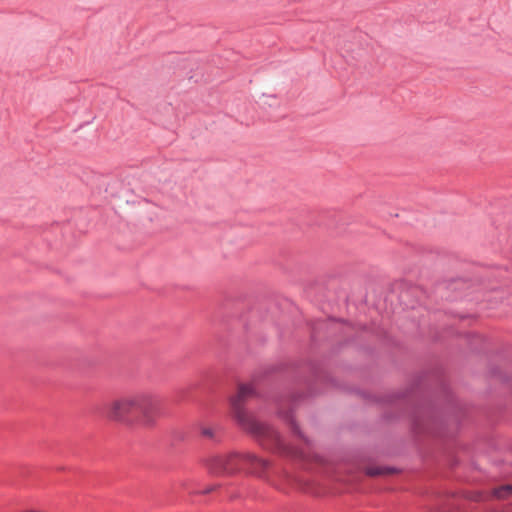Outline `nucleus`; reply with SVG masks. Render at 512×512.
<instances>
[{
    "label": "nucleus",
    "mask_w": 512,
    "mask_h": 512,
    "mask_svg": "<svg viewBox=\"0 0 512 512\" xmlns=\"http://www.w3.org/2000/svg\"><path fill=\"white\" fill-rule=\"evenodd\" d=\"M158 403L154 395L147 392H136L121 395L110 400L104 408L107 420L130 425L134 420L150 426L155 422Z\"/></svg>",
    "instance_id": "1"
},
{
    "label": "nucleus",
    "mask_w": 512,
    "mask_h": 512,
    "mask_svg": "<svg viewBox=\"0 0 512 512\" xmlns=\"http://www.w3.org/2000/svg\"><path fill=\"white\" fill-rule=\"evenodd\" d=\"M467 499L475 502H480L484 500V496L480 492L472 493L469 496H467Z\"/></svg>",
    "instance_id": "8"
},
{
    "label": "nucleus",
    "mask_w": 512,
    "mask_h": 512,
    "mask_svg": "<svg viewBox=\"0 0 512 512\" xmlns=\"http://www.w3.org/2000/svg\"><path fill=\"white\" fill-rule=\"evenodd\" d=\"M207 467L210 473L219 476H230L247 468L249 473L264 477L269 463L251 453H230L212 456L207 461Z\"/></svg>",
    "instance_id": "3"
},
{
    "label": "nucleus",
    "mask_w": 512,
    "mask_h": 512,
    "mask_svg": "<svg viewBox=\"0 0 512 512\" xmlns=\"http://www.w3.org/2000/svg\"><path fill=\"white\" fill-rule=\"evenodd\" d=\"M269 482L271 483L272 486H275V487L279 488L276 483H274L272 481H269Z\"/></svg>",
    "instance_id": "9"
},
{
    "label": "nucleus",
    "mask_w": 512,
    "mask_h": 512,
    "mask_svg": "<svg viewBox=\"0 0 512 512\" xmlns=\"http://www.w3.org/2000/svg\"><path fill=\"white\" fill-rule=\"evenodd\" d=\"M492 496L498 500L512 497V484L501 485L492 490Z\"/></svg>",
    "instance_id": "4"
},
{
    "label": "nucleus",
    "mask_w": 512,
    "mask_h": 512,
    "mask_svg": "<svg viewBox=\"0 0 512 512\" xmlns=\"http://www.w3.org/2000/svg\"><path fill=\"white\" fill-rule=\"evenodd\" d=\"M201 435L207 438H213L215 435V430L213 427L202 426L200 428Z\"/></svg>",
    "instance_id": "6"
},
{
    "label": "nucleus",
    "mask_w": 512,
    "mask_h": 512,
    "mask_svg": "<svg viewBox=\"0 0 512 512\" xmlns=\"http://www.w3.org/2000/svg\"><path fill=\"white\" fill-rule=\"evenodd\" d=\"M255 395L254 387L251 384H241L238 387V392L230 399L232 415L238 424L246 431L252 433L267 444L274 445L279 450L288 453L287 448L284 446L280 435L271 426L259 422L251 416L245 409L244 403L247 399Z\"/></svg>",
    "instance_id": "2"
},
{
    "label": "nucleus",
    "mask_w": 512,
    "mask_h": 512,
    "mask_svg": "<svg viewBox=\"0 0 512 512\" xmlns=\"http://www.w3.org/2000/svg\"><path fill=\"white\" fill-rule=\"evenodd\" d=\"M219 487H220V484H213V485L207 486L203 490L195 491L194 493H196V494H209V493H212V492L216 491Z\"/></svg>",
    "instance_id": "7"
},
{
    "label": "nucleus",
    "mask_w": 512,
    "mask_h": 512,
    "mask_svg": "<svg viewBox=\"0 0 512 512\" xmlns=\"http://www.w3.org/2000/svg\"><path fill=\"white\" fill-rule=\"evenodd\" d=\"M392 472H393V469L380 468V467L369 468L367 470V474L370 476H376V475L387 474V473H392Z\"/></svg>",
    "instance_id": "5"
}]
</instances>
